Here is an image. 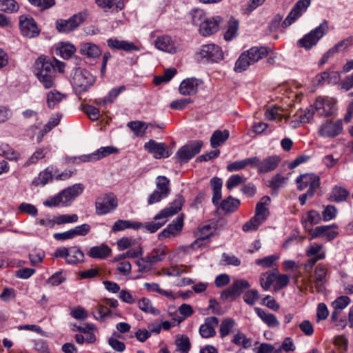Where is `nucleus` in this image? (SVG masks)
<instances>
[{"mask_svg":"<svg viewBox=\"0 0 353 353\" xmlns=\"http://www.w3.org/2000/svg\"><path fill=\"white\" fill-rule=\"evenodd\" d=\"M84 186L83 184L76 183L47 199L44 201V205L50 208L55 207L60 204L65 206L70 205L77 196L82 194Z\"/></svg>","mask_w":353,"mask_h":353,"instance_id":"nucleus-1","label":"nucleus"},{"mask_svg":"<svg viewBox=\"0 0 353 353\" xmlns=\"http://www.w3.org/2000/svg\"><path fill=\"white\" fill-rule=\"evenodd\" d=\"M184 203V199L181 195L177 196L176 199L172 203L171 205L165 208L160 211L154 217V221H160L163 219H167L174 214L178 213L181 210L182 205ZM166 222V220L163 221H152L147 223L143 228H145L148 232L154 233L160 229Z\"/></svg>","mask_w":353,"mask_h":353,"instance_id":"nucleus-2","label":"nucleus"},{"mask_svg":"<svg viewBox=\"0 0 353 353\" xmlns=\"http://www.w3.org/2000/svg\"><path fill=\"white\" fill-rule=\"evenodd\" d=\"M35 74L46 89L54 85L56 70L51 61L39 57L35 62Z\"/></svg>","mask_w":353,"mask_h":353,"instance_id":"nucleus-3","label":"nucleus"},{"mask_svg":"<svg viewBox=\"0 0 353 353\" xmlns=\"http://www.w3.org/2000/svg\"><path fill=\"white\" fill-rule=\"evenodd\" d=\"M268 54V50L264 47H253L241 53L235 63L234 70L241 72Z\"/></svg>","mask_w":353,"mask_h":353,"instance_id":"nucleus-4","label":"nucleus"},{"mask_svg":"<svg viewBox=\"0 0 353 353\" xmlns=\"http://www.w3.org/2000/svg\"><path fill=\"white\" fill-rule=\"evenodd\" d=\"M118 206L117 196L111 192L101 194L97 197L95 201L96 214L104 215L114 210Z\"/></svg>","mask_w":353,"mask_h":353,"instance_id":"nucleus-5","label":"nucleus"},{"mask_svg":"<svg viewBox=\"0 0 353 353\" xmlns=\"http://www.w3.org/2000/svg\"><path fill=\"white\" fill-rule=\"evenodd\" d=\"M328 31V23L327 21H324L319 26L316 27L314 30H312L308 34H305L304 37L299 41V44L301 47L306 50L310 49L313 46H315L317 42L322 38Z\"/></svg>","mask_w":353,"mask_h":353,"instance_id":"nucleus-6","label":"nucleus"},{"mask_svg":"<svg viewBox=\"0 0 353 353\" xmlns=\"http://www.w3.org/2000/svg\"><path fill=\"white\" fill-rule=\"evenodd\" d=\"M94 82V77L86 70L76 69L72 83L79 92L87 90Z\"/></svg>","mask_w":353,"mask_h":353,"instance_id":"nucleus-7","label":"nucleus"},{"mask_svg":"<svg viewBox=\"0 0 353 353\" xmlns=\"http://www.w3.org/2000/svg\"><path fill=\"white\" fill-rule=\"evenodd\" d=\"M74 330L79 331L81 334H77L74 336L75 341L79 344L94 343L97 341L95 332L97 327L92 323H84L82 325H74Z\"/></svg>","mask_w":353,"mask_h":353,"instance_id":"nucleus-8","label":"nucleus"},{"mask_svg":"<svg viewBox=\"0 0 353 353\" xmlns=\"http://www.w3.org/2000/svg\"><path fill=\"white\" fill-rule=\"evenodd\" d=\"M328 272V268L323 263L318 264L314 270L313 280L309 279L308 281V283L311 285V289H313V283L317 292H324ZM312 292H313V290H312Z\"/></svg>","mask_w":353,"mask_h":353,"instance_id":"nucleus-9","label":"nucleus"},{"mask_svg":"<svg viewBox=\"0 0 353 353\" xmlns=\"http://www.w3.org/2000/svg\"><path fill=\"white\" fill-rule=\"evenodd\" d=\"M203 146L201 141H192L181 147L176 152L177 159L183 163H187L190 159L199 154Z\"/></svg>","mask_w":353,"mask_h":353,"instance_id":"nucleus-10","label":"nucleus"},{"mask_svg":"<svg viewBox=\"0 0 353 353\" xmlns=\"http://www.w3.org/2000/svg\"><path fill=\"white\" fill-rule=\"evenodd\" d=\"M250 287V283L244 279L236 280L228 289L221 294V299L227 301L230 299H234L240 296L244 290Z\"/></svg>","mask_w":353,"mask_h":353,"instance_id":"nucleus-11","label":"nucleus"},{"mask_svg":"<svg viewBox=\"0 0 353 353\" xmlns=\"http://www.w3.org/2000/svg\"><path fill=\"white\" fill-rule=\"evenodd\" d=\"M296 182L299 190H303L309 187L308 190L315 192L320 186V177L313 173H306L299 176Z\"/></svg>","mask_w":353,"mask_h":353,"instance_id":"nucleus-12","label":"nucleus"},{"mask_svg":"<svg viewBox=\"0 0 353 353\" xmlns=\"http://www.w3.org/2000/svg\"><path fill=\"white\" fill-rule=\"evenodd\" d=\"M311 0H299L290 12L282 23L283 28H287L295 21L310 6Z\"/></svg>","mask_w":353,"mask_h":353,"instance_id":"nucleus-13","label":"nucleus"},{"mask_svg":"<svg viewBox=\"0 0 353 353\" xmlns=\"http://www.w3.org/2000/svg\"><path fill=\"white\" fill-rule=\"evenodd\" d=\"M199 54L201 58L213 62H218L223 59V52L221 48L213 43L202 46Z\"/></svg>","mask_w":353,"mask_h":353,"instance_id":"nucleus-14","label":"nucleus"},{"mask_svg":"<svg viewBox=\"0 0 353 353\" xmlns=\"http://www.w3.org/2000/svg\"><path fill=\"white\" fill-rule=\"evenodd\" d=\"M19 26L21 34L28 38H34L39 35L40 30L37 23L32 17L21 16L19 19Z\"/></svg>","mask_w":353,"mask_h":353,"instance_id":"nucleus-15","label":"nucleus"},{"mask_svg":"<svg viewBox=\"0 0 353 353\" xmlns=\"http://www.w3.org/2000/svg\"><path fill=\"white\" fill-rule=\"evenodd\" d=\"M83 21V17L81 14H74L68 20H57V29L59 32L68 33L77 28Z\"/></svg>","mask_w":353,"mask_h":353,"instance_id":"nucleus-16","label":"nucleus"},{"mask_svg":"<svg viewBox=\"0 0 353 353\" xmlns=\"http://www.w3.org/2000/svg\"><path fill=\"white\" fill-rule=\"evenodd\" d=\"M144 148L156 159L167 158L170 155L165 143L152 139L145 143Z\"/></svg>","mask_w":353,"mask_h":353,"instance_id":"nucleus-17","label":"nucleus"},{"mask_svg":"<svg viewBox=\"0 0 353 353\" xmlns=\"http://www.w3.org/2000/svg\"><path fill=\"white\" fill-rule=\"evenodd\" d=\"M312 106L319 115L328 117L334 110V102L331 99L319 97Z\"/></svg>","mask_w":353,"mask_h":353,"instance_id":"nucleus-18","label":"nucleus"},{"mask_svg":"<svg viewBox=\"0 0 353 353\" xmlns=\"http://www.w3.org/2000/svg\"><path fill=\"white\" fill-rule=\"evenodd\" d=\"M219 319L216 316L205 319L204 323L199 327V333L203 338H210L216 335V327L219 325Z\"/></svg>","mask_w":353,"mask_h":353,"instance_id":"nucleus-19","label":"nucleus"},{"mask_svg":"<svg viewBox=\"0 0 353 353\" xmlns=\"http://www.w3.org/2000/svg\"><path fill=\"white\" fill-rule=\"evenodd\" d=\"M200 85L199 81L196 78H188L183 80L179 88V92L184 96L195 94Z\"/></svg>","mask_w":353,"mask_h":353,"instance_id":"nucleus-20","label":"nucleus"},{"mask_svg":"<svg viewBox=\"0 0 353 353\" xmlns=\"http://www.w3.org/2000/svg\"><path fill=\"white\" fill-rule=\"evenodd\" d=\"M271 201L268 196L261 198V201L256 204L255 209V214L253 216L254 219L258 220L261 223H263L269 215V210L267 208Z\"/></svg>","mask_w":353,"mask_h":353,"instance_id":"nucleus-21","label":"nucleus"},{"mask_svg":"<svg viewBox=\"0 0 353 353\" xmlns=\"http://www.w3.org/2000/svg\"><path fill=\"white\" fill-rule=\"evenodd\" d=\"M342 129V123L341 121L334 123L327 121L321 126L319 134L322 137H333L339 134Z\"/></svg>","mask_w":353,"mask_h":353,"instance_id":"nucleus-22","label":"nucleus"},{"mask_svg":"<svg viewBox=\"0 0 353 353\" xmlns=\"http://www.w3.org/2000/svg\"><path fill=\"white\" fill-rule=\"evenodd\" d=\"M332 228H336V225L333 224L332 225H323L315 228L312 234V239L322 237L326 241H331L335 239L338 235V232L332 230Z\"/></svg>","mask_w":353,"mask_h":353,"instance_id":"nucleus-23","label":"nucleus"},{"mask_svg":"<svg viewBox=\"0 0 353 353\" xmlns=\"http://www.w3.org/2000/svg\"><path fill=\"white\" fill-rule=\"evenodd\" d=\"M221 17L219 16L212 18H207L202 28H199V32L203 36H209L219 30V23L221 22Z\"/></svg>","mask_w":353,"mask_h":353,"instance_id":"nucleus-24","label":"nucleus"},{"mask_svg":"<svg viewBox=\"0 0 353 353\" xmlns=\"http://www.w3.org/2000/svg\"><path fill=\"white\" fill-rule=\"evenodd\" d=\"M340 79V74L334 70H327L318 74L315 77L314 83L316 85H321L327 82L330 84H336Z\"/></svg>","mask_w":353,"mask_h":353,"instance_id":"nucleus-25","label":"nucleus"},{"mask_svg":"<svg viewBox=\"0 0 353 353\" xmlns=\"http://www.w3.org/2000/svg\"><path fill=\"white\" fill-rule=\"evenodd\" d=\"M183 222V218L177 217L176 220L173 221L172 223L168 225L166 228L159 234V239L163 240L165 238H169L179 233L182 229Z\"/></svg>","mask_w":353,"mask_h":353,"instance_id":"nucleus-26","label":"nucleus"},{"mask_svg":"<svg viewBox=\"0 0 353 353\" xmlns=\"http://www.w3.org/2000/svg\"><path fill=\"white\" fill-rule=\"evenodd\" d=\"M107 43L109 48L113 50H122L125 52L139 51L140 49L133 43L116 38L108 39Z\"/></svg>","mask_w":353,"mask_h":353,"instance_id":"nucleus-27","label":"nucleus"},{"mask_svg":"<svg viewBox=\"0 0 353 353\" xmlns=\"http://www.w3.org/2000/svg\"><path fill=\"white\" fill-rule=\"evenodd\" d=\"M155 47L162 51L174 53L176 52V47L172 38L167 35L158 37L154 41Z\"/></svg>","mask_w":353,"mask_h":353,"instance_id":"nucleus-28","label":"nucleus"},{"mask_svg":"<svg viewBox=\"0 0 353 353\" xmlns=\"http://www.w3.org/2000/svg\"><path fill=\"white\" fill-rule=\"evenodd\" d=\"M281 158L276 155L269 156L263 161L260 160L258 172L264 174L272 172L278 167Z\"/></svg>","mask_w":353,"mask_h":353,"instance_id":"nucleus-29","label":"nucleus"},{"mask_svg":"<svg viewBox=\"0 0 353 353\" xmlns=\"http://www.w3.org/2000/svg\"><path fill=\"white\" fill-rule=\"evenodd\" d=\"M168 253V248L165 245L160 244L154 247L148 254L149 259L153 265L163 261Z\"/></svg>","mask_w":353,"mask_h":353,"instance_id":"nucleus-30","label":"nucleus"},{"mask_svg":"<svg viewBox=\"0 0 353 353\" xmlns=\"http://www.w3.org/2000/svg\"><path fill=\"white\" fill-rule=\"evenodd\" d=\"M213 235V230L210 225H206L202 227L196 233V239L190 245L193 249L203 246V242ZM206 244L204 245L205 246Z\"/></svg>","mask_w":353,"mask_h":353,"instance_id":"nucleus-31","label":"nucleus"},{"mask_svg":"<svg viewBox=\"0 0 353 353\" xmlns=\"http://www.w3.org/2000/svg\"><path fill=\"white\" fill-rule=\"evenodd\" d=\"M143 224L138 221H132L130 220L119 219L114 223L112 226V232H117L125 230L126 229L137 230L142 228Z\"/></svg>","mask_w":353,"mask_h":353,"instance_id":"nucleus-32","label":"nucleus"},{"mask_svg":"<svg viewBox=\"0 0 353 353\" xmlns=\"http://www.w3.org/2000/svg\"><path fill=\"white\" fill-rule=\"evenodd\" d=\"M95 3L105 11L118 12L124 7L123 0H95Z\"/></svg>","mask_w":353,"mask_h":353,"instance_id":"nucleus-33","label":"nucleus"},{"mask_svg":"<svg viewBox=\"0 0 353 353\" xmlns=\"http://www.w3.org/2000/svg\"><path fill=\"white\" fill-rule=\"evenodd\" d=\"M118 152V149L113 146L101 147L95 152L86 157L84 159L85 161H97L104 157H106L112 154Z\"/></svg>","mask_w":353,"mask_h":353,"instance_id":"nucleus-34","label":"nucleus"},{"mask_svg":"<svg viewBox=\"0 0 353 353\" xmlns=\"http://www.w3.org/2000/svg\"><path fill=\"white\" fill-rule=\"evenodd\" d=\"M79 52L82 55L89 58H97L101 54V50L99 46L89 42L81 43Z\"/></svg>","mask_w":353,"mask_h":353,"instance_id":"nucleus-35","label":"nucleus"},{"mask_svg":"<svg viewBox=\"0 0 353 353\" xmlns=\"http://www.w3.org/2000/svg\"><path fill=\"white\" fill-rule=\"evenodd\" d=\"M254 311L263 322L269 327H276L279 326L280 323L274 314L267 312L259 307H255Z\"/></svg>","mask_w":353,"mask_h":353,"instance_id":"nucleus-36","label":"nucleus"},{"mask_svg":"<svg viewBox=\"0 0 353 353\" xmlns=\"http://www.w3.org/2000/svg\"><path fill=\"white\" fill-rule=\"evenodd\" d=\"M111 252V249L107 245L102 244L99 246L92 247L88 252V255L93 259H105Z\"/></svg>","mask_w":353,"mask_h":353,"instance_id":"nucleus-37","label":"nucleus"},{"mask_svg":"<svg viewBox=\"0 0 353 353\" xmlns=\"http://www.w3.org/2000/svg\"><path fill=\"white\" fill-rule=\"evenodd\" d=\"M314 108L312 105L307 107L304 111H301L299 114V120H292L291 124L294 128L297 127L300 123H309L313 118L314 114Z\"/></svg>","mask_w":353,"mask_h":353,"instance_id":"nucleus-38","label":"nucleus"},{"mask_svg":"<svg viewBox=\"0 0 353 353\" xmlns=\"http://www.w3.org/2000/svg\"><path fill=\"white\" fill-rule=\"evenodd\" d=\"M150 123H145L141 121H133L128 122L127 126L131 129L137 137H143L146 130L149 128Z\"/></svg>","mask_w":353,"mask_h":353,"instance_id":"nucleus-39","label":"nucleus"},{"mask_svg":"<svg viewBox=\"0 0 353 353\" xmlns=\"http://www.w3.org/2000/svg\"><path fill=\"white\" fill-rule=\"evenodd\" d=\"M277 273L278 270L274 269L272 272L268 271L261 274L260 283L264 290H269L271 285L274 283Z\"/></svg>","mask_w":353,"mask_h":353,"instance_id":"nucleus-40","label":"nucleus"},{"mask_svg":"<svg viewBox=\"0 0 353 353\" xmlns=\"http://www.w3.org/2000/svg\"><path fill=\"white\" fill-rule=\"evenodd\" d=\"M229 137V131L216 130L212 134L210 139V144L213 148H215L223 144Z\"/></svg>","mask_w":353,"mask_h":353,"instance_id":"nucleus-41","label":"nucleus"},{"mask_svg":"<svg viewBox=\"0 0 353 353\" xmlns=\"http://www.w3.org/2000/svg\"><path fill=\"white\" fill-rule=\"evenodd\" d=\"M236 325V321L232 318H226L223 319L221 321L219 327L220 337L223 339L228 336L232 332V330Z\"/></svg>","mask_w":353,"mask_h":353,"instance_id":"nucleus-42","label":"nucleus"},{"mask_svg":"<svg viewBox=\"0 0 353 353\" xmlns=\"http://www.w3.org/2000/svg\"><path fill=\"white\" fill-rule=\"evenodd\" d=\"M323 246L320 244L313 243L306 250V255L308 257H314L319 260L325 258V253L322 250Z\"/></svg>","mask_w":353,"mask_h":353,"instance_id":"nucleus-43","label":"nucleus"},{"mask_svg":"<svg viewBox=\"0 0 353 353\" xmlns=\"http://www.w3.org/2000/svg\"><path fill=\"white\" fill-rule=\"evenodd\" d=\"M48 153V150L46 148H39L34 152L28 158L24 163V166L28 167L33 164H36L41 159H43Z\"/></svg>","mask_w":353,"mask_h":353,"instance_id":"nucleus-44","label":"nucleus"},{"mask_svg":"<svg viewBox=\"0 0 353 353\" xmlns=\"http://www.w3.org/2000/svg\"><path fill=\"white\" fill-rule=\"evenodd\" d=\"M61 117L59 115H56L50 118L48 123L45 125L43 128L40 131L39 134L37 136L38 143H40L42 141L43 137L59 123Z\"/></svg>","mask_w":353,"mask_h":353,"instance_id":"nucleus-45","label":"nucleus"},{"mask_svg":"<svg viewBox=\"0 0 353 353\" xmlns=\"http://www.w3.org/2000/svg\"><path fill=\"white\" fill-rule=\"evenodd\" d=\"M239 205L240 201L239 199H234L232 196H228L222 201L220 206L222 210L226 212H233L236 210Z\"/></svg>","mask_w":353,"mask_h":353,"instance_id":"nucleus-46","label":"nucleus"},{"mask_svg":"<svg viewBox=\"0 0 353 353\" xmlns=\"http://www.w3.org/2000/svg\"><path fill=\"white\" fill-rule=\"evenodd\" d=\"M84 259V254L79 248L74 247L70 250L69 254L66 259L68 264H76L82 262Z\"/></svg>","mask_w":353,"mask_h":353,"instance_id":"nucleus-47","label":"nucleus"},{"mask_svg":"<svg viewBox=\"0 0 353 353\" xmlns=\"http://www.w3.org/2000/svg\"><path fill=\"white\" fill-rule=\"evenodd\" d=\"M138 306L141 310L145 313H150L155 316L160 314V311L152 306L151 301L148 299H141L138 301Z\"/></svg>","mask_w":353,"mask_h":353,"instance_id":"nucleus-48","label":"nucleus"},{"mask_svg":"<svg viewBox=\"0 0 353 353\" xmlns=\"http://www.w3.org/2000/svg\"><path fill=\"white\" fill-rule=\"evenodd\" d=\"M60 56L64 59H68L76 51L74 45L69 43H61L57 48Z\"/></svg>","mask_w":353,"mask_h":353,"instance_id":"nucleus-49","label":"nucleus"},{"mask_svg":"<svg viewBox=\"0 0 353 353\" xmlns=\"http://www.w3.org/2000/svg\"><path fill=\"white\" fill-rule=\"evenodd\" d=\"M349 192L347 190L341 187H334L330 196V200L335 202H341L346 199Z\"/></svg>","mask_w":353,"mask_h":353,"instance_id":"nucleus-50","label":"nucleus"},{"mask_svg":"<svg viewBox=\"0 0 353 353\" xmlns=\"http://www.w3.org/2000/svg\"><path fill=\"white\" fill-rule=\"evenodd\" d=\"M156 183L157 188V190H159L160 192H161L163 195L168 196L170 192L169 187L170 180L164 176H159L157 178Z\"/></svg>","mask_w":353,"mask_h":353,"instance_id":"nucleus-51","label":"nucleus"},{"mask_svg":"<svg viewBox=\"0 0 353 353\" xmlns=\"http://www.w3.org/2000/svg\"><path fill=\"white\" fill-rule=\"evenodd\" d=\"M111 311L106 305L98 304L92 310V314L97 320H103L110 315Z\"/></svg>","mask_w":353,"mask_h":353,"instance_id":"nucleus-52","label":"nucleus"},{"mask_svg":"<svg viewBox=\"0 0 353 353\" xmlns=\"http://www.w3.org/2000/svg\"><path fill=\"white\" fill-rule=\"evenodd\" d=\"M65 96L57 90L50 91L47 95V103L49 108H54L61 102Z\"/></svg>","mask_w":353,"mask_h":353,"instance_id":"nucleus-53","label":"nucleus"},{"mask_svg":"<svg viewBox=\"0 0 353 353\" xmlns=\"http://www.w3.org/2000/svg\"><path fill=\"white\" fill-rule=\"evenodd\" d=\"M232 342L244 348H247L251 345V339L247 338L243 333L239 331L234 335Z\"/></svg>","mask_w":353,"mask_h":353,"instance_id":"nucleus-54","label":"nucleus"},{"mask_svg":"<svg viewBox=\"0 0 353 353\" xmlns=\"http://www.w3.org/2000/svg\"><path fill=\"white\" fill-rule=\"evenodd\" d=\"M19 8L18 3L15 0H0V9L6 12H17Z\"/></svg>","mask_w":353,"mask_h":353,"instance_id":"nucleus-55","label":"nucleus"},{"mask_svg":"<svg viewBox=\"0 0 353 353\" xmlns=\"http://www.w3.org/2000/svg\"><path fill=\"white\" fill-rule=\"evenodd\" d=\"M191 16L193 24L201 28L207 19L205 12L203 10L196 9L191 12Z\"/></svg>","mask_w":353,"mask_h":353,"instance_id":"nucleus-56","label":"nucleus"},{"mask_svg":"<svg viewBox=\"0 0 353 353\" xmlns=\"http://www.w3.org/2000/svg\"><path fill=\"white\" fill-rule=\"evenodd\" d=\"M143 251L141 247L137 248H132L128 250L126 252L117 255L114 260L116 261H123L126 258H137L140 255H142Z\"/></svg>","mask_w":353,"mask_h":353,"instance_id":"nucleus-57","label":"nucleus"},{"mask_svg":"<svg viewBox=\"0 0 353 353\" xmlns=\"http://www.w3.org/2000/svg\"><path fill=\"white\" fill-rule=\"evenodd\" d=\"M287 180L288 179L281 174H276L269 181L268 186L274 190H277L286 183Z\"/></svg>","mask_w":353,"mask_h":353,"instance_id":"nucleus-58","label":"nucleus"},{"mask_svg":"<svg viewBox=\"0 0 353 353\" xmlns=\"http://www.w3.org/2000/svg\"><path fill=\"white\" fill-rule=\"evenodd\" d=\"M144 286H145V288L147 289V290L148 292H157L159 293L160 294H162V295H163V296H165L166 297H168V298H170V299H174V296H173L172 292L162 290L160 288V286H159V285L158 283H145L144 284Z\"/></svg>","mask_w":353,"mask_h":353,"instance_id":"nucleus-59","label":"nucleus"},{"mask_svg":"<svg viewBox=\"0 0 353 353\" xmlns=\"http://www.w3.org/2000/svg\"><path fill=\"white\" fill-rule=\"evenodd\" d=\"M290 281V276L287 274H281L278 271L274 281V288L275 291H279L288 285Z\"/></svg>","mask_w":353,"mask_h":353,"instance_id":"nucleus-60","label":"nucleus"},{"mask_svg":"<svg viewBox=\"0 0 353 353\" xmlns=\"http://www.w3.org/2000/svg\"><path fill=\"white\" fill-rule=\"evenodd\" d=\"M136 264L139 267L138 272H148L151 270L153 265L147 255L138 259L136 261Z\"/></svg>","mask_w":353,"mask_h":353,"instance_id":"nucleus-61","label":"nucleus"},{"mask_svg":"<svg viewBox=\"0 0 353 353\" xmlns=\"http://www.w3.org/2000/svg\"><path fill=\"white\" fill-rule=\"evenodd\" d=\"M278 259L279 257L277 256L270 255L263 259H257L256 263L263 268H268L272 267Z\"/></svg>","mask_w":353,"mask_h":353,"instance_id":"nucleus-62","label":"nucleus"},{"mask_svg":"<svg viewBox=\"0 0 353 353\" xmlns=\"http://www.w3.org/2000/svg\"><path fill=\"white\" fill-rule=\"evenodd\" d=\"M352 39H353L352 37H349L345 39H343L334 45L330 50L334 54L338 52L343 51L352 45Z\"/></svg>","mask_w":353,"mask_h":353,"instance_id":"nucleus-63","label":"nucleus"},{"mask_svg":"<svg viewBox=\"0 0 353 353\" xmlns=\"http://www.w3.org/2000/svg\"><path fill=\"white\" fill-rule=\"evenodd\" d=\"M176 350L182 353H188L190 343L188 337H181L176 340Z\"/></svg>","mask_w":353,"mask_h":353,"instance_id":"nucleus-64","label":"nucleus"}]
</instances>
